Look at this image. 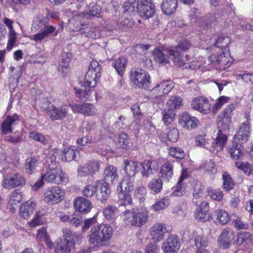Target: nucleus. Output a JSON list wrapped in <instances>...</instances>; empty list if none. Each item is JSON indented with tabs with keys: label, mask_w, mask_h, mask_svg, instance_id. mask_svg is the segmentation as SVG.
Returning a JSON list of instances; mask_svg holds the SVG:
<instances>
[{
	"label": "nucleus",
	"mask_w": 253,
	"mask_h": 253,
	"mask_svg": "<svg viewBox=\"0 0 253 253\" xmlns=\"http://www.w3.org/2000/svg\"><path fill=\"white\" fill-rule=\"evenodd\" d=\"M169 154L172 157L179 159H183L185 156L183 150L177 147H170L169 149Z\"/></svg>",
	"instance_id": "61"
},
{
	"label": "nucleus",
	"mask_w": 253,
	"mask_h": 253,
	"mask_svg": "<svg viewBox=\"0 0 253 253\" xmlns=\"http://www.w3.org/2000/svg\"><path fill=\"white\" fill-rule=\"evenodd\" d=\"M177 48V47H171L163 49L155 48L153 51L155 61L159 64H168L169 63L170 56L175 65L178 67L184 66L187 60L183 58Z\"/></svg>",
	"instance_id": "3"
},
{
	"label": "nucleus",
	"mask_w": 253,
	"mask_h": 253,
	"mask_svg": "<svg viewBox=\"0 0 253 253\" xmlns=\"http://www.w3.org/2000/svg\"><path fill=\"white\" fill-rule=\"evenodd\" d=\"M71 107L74 113H82L84 116L94 115L97 111L96 108L91 103L74 104L71 105Z\"/></svg>",
	"instance_id": "15"
},
{
	"label": "nucleus",
	"mask_w": 253,
	"mask_h": 253,
	"mask_svg": "<svg viewBox=\"0 0 253 253\" xmlns=\"http://www.w3.org/2000/svg\"><path fill=\"white\" fill-rule=\"evenodd\" d=\"M222 178L223 188L227 191L232 189L234 186V183L231 176L227 172H225L222 175Z\"/></svg>",
	"instance_id": "50"
},
{
	"label": "nucleus",
	"mask_w": 253,
	"mask_h": 253,
	"mask_svg": "<svg viewBox=\"0 0 253 253\" xmlns=\"http://www.w3.org/2000/svg\"><path fill=\"white\" fill-rule=\"evenodd\" d=\"M140 166L141 174L142 177L147 178L153 174V170L157 171L159 165L158 163L155 160H145L143 161Z\"/></svg>",
	"instance_id": "18"
},
{
	"label": "nucleus",
	"mask_w": 253,
	"mask_h": 253,
	"mask_svg": "<svg viewBox=\"0 0 253 253\" xmlns=\"http://www.w3.org/2000/svg\"><path fill=\"white\" fill-rule=\"evenodd\" d=\"M138 168V163L137 162L129 160H124V170L126 173L125 176L134 177Z\"/></svg>",
	"instance_id": "31"
},
{
	"label": "nucleus",
	"mask_w": 253,
	"mask_h": 253,
	"mask_svg": "<svg viewBox=\"0 0 253 253\" xmlns=\"http://www.w3.org/2000/svg\"><path fill=\"white\" fill-rule=\"evenodd\" d=\"M169 227L164 223H157L150 229V235L155 243L162 241L169 232Z\"/></svg>",
	"instance_id": "11"
},
{
	"label": "nucleus",
	"mask_w": 253,
	"mask_h": 253,
	"mask_svg": "<svg viewBox=\"0 0 253 253\" xmlns=\"http://www.w3.org/2000/svg\"><path fill=\"white\" fill-rule=\"evenodd\" d=\"M41 177L48 183L56 184L61 183L66 184L68 181L66 174L58 167L48 169L44 173L42 174Z\"/></svg>",
	"instance_id": "8"
},
{
	"label": "nucleus",
	"mask_w": 253,
	"mask_h": 253,
	"mask_svg": "<svg viewBox=\"0 0 253 253\" xmlns=\"http://www.w3.org/2000/svg\"><path fill=\"white\" fill-rule=\"evenodd\" d=\"M235 166L238 169L243 170L248 176L250 175L253 171V166L249 163L236 162Z\"/></svg>",
	"instance_id": "48"
},
{
	"label": "nucleus",
	"mask_w": 253,
	"mask_h": 253,
	"mask_svg": "<svg viewBox=\"0 0 253 253\" xmlns=\"http://www.w3.org/2000/svg\"><path fill=\"white\" fill-rule=\"evenodd\" d=\"M117 22L119 28L125 30L131 28L133 25V22L131 19L123 17H119Z\"/></svg>",
	"instance_id": "51"
},
{
	"label": "nucleus",
	"mask_w": 253,
	"mask_h": 253,
	"mask_svg": "<svg viewBox=\"0 0 253 253\" xmlns=\"http://www.w3.org/2000/svg\"><path fill=\"white\" fill-rule=\"evenodd\" d=\"M162 114L163 120L166 126L169 125L173 121L175 114L170 109L163 110Z\"/></svg>",
	"instance_id": "52"
},
{
	"label": "nucleus",
	"mask_w": 253,
	"mask_h": 253,
	"mask_svg": "<svg viewBox=\"0 0 253 253\" xmlns=\"http://www.w3.org/2000/svg\"><path fill=\"white\" fill-rule=\"evenodd\" d=\"M30 137L36 141L46 144L48 142V137H45L37 131H32L30 133Z\"/></svg>",
	"instance_id": "54"
},
{
	"label": "nucleus",
	"mask_w": 253,
	"mask_h": 253,
	"mask_svg": "<svg viewBox=\"0 0 253 253\" xmlns=\"http://www.w3.org/2000/svg\"><path fill=\"white\" fill-rule=\"evenodd\" d=\"M186 177V174L183 172L179 178L176 187L174 188V190L171 194L172 195L176 197H180L184 194L185 187V186L181 183V182Z\"/></svg>",
	"instance_id": "39"
},
{
	"label": "nucleus",
	"mask_w": 253,
	"mask_h": 253,
	"mask_svg": "<svg viewBox=\"0 0 253 253\" xmlns=\"http://www.w3.org/2000/svg\"><path fill=\"white\" fill-rule=\"evenodd\" d=\"M97 186L96 182L94 185L89 184L86 185L83 191L84 196L87 197H92L96 192Z\"/></svg>",
	"instance_id": "62"
},
{
	"label": "nucleus",
	"mask_w": 253,
	"mask_h": 253,
	"mask_svg": "<svg viewBox=\"0 0 253 253\" xmlns=\"http://www.w3.org/2000/svg\"><path fill=\"white\" fill-rule=\"evenodd\" d=\"M103 176L104 182L113 184L118 180L119 176L117 168L113 166L107 167L104 170Z\"/></svg>",
	"instance_id": "28"
},
{
	"label": "nucleus",
	"mask_w": 253,
	"mask_h": 253,
	"mask_svg": "<svg viewBox=\"0 0 253 253\" xmlns=\"http://www.w3.org/2000/svg\"><path fill=\"white\" fill-rule=\"evenodd\" d=\"M159 176L164 181L169 182L173 175V166L172 163L167 162L162 166L159 173Z\"/></svg>",
	"instance_id": "27"
},
{
	"label": "nucleus",
	"mask_w": 253,
	"mask_h": 253,
	"mask_svg": "<svg viewBox=\"0 0 253 253\" xmlns=\"http://www.w3.org/2000/svg\"><path fill=\"white\" fill-rule=\"evenodd\" d=\"M179 124L185 129H192L197 127L199 120L186 112L183 113L179 117Z\"/></svg>",
	"instance_id": "17"
},
{
	"label": "nucleus",
	"mask_w": 253,
	"mask_h": 253,
	"mask_svg": "<svg viewBox=\"0 0 253 253\" xmlns=\"http://www.w3.org/2000/svg\"><path fill=\"white\" fill-rule=\"evenodd\" d=\"M232 59L228 52H223L221 53L217 57L216 62L221 65H226L228 63L231 62Z\"/></svg>",
	"instance_id": "60"
},
{
	"label": "nucleus",
	"mask_w": 253,
	"mask_h": 253,
	"mask_svg": "<svg viewBox=\"0 0 253 253\" xmlns=\"http://www.w3.org/2000/svg\"><path fill=\"white\" fill-rule=\"evenodd\" d=\"M234 227L238 230L247 229L249 225L245 222L242 221L239 217H237L233 221Z\"/></svg>",
	"instance_id": "64"
},
{
	"label": "nucleus",
	"mask_w": 253,
	"mask_h": 253,
	"mask_svg": "<svg viewBox=\"0 0 253 253\" xmlns=\"http://www.w3.org/2000/svg\"><path fill=\"white\" fill-rule=\"evenodd\" d=\"M25 183V179L19 174H15L5 179L3 184L6 189H11L18 187Z\"/></svg>",
	"instance_id": "23"
},
{
	"label": "nucleus",
	"mask_w": 253,
	"mask_h": 253,
	"mask_svg": "<svg viewBox=\"0 0 253 253\" xmlns=\"http://www.w3.org/2000/svg\"><path fill=\"white\" fill-rule=\"evenodd\" d=\"M162 187V179L160 178H153L148 184V188L156 193H160Z\"/></svg>",
	"instance_id": "43"
},
{
	"label": "nucleus",
	"mask_w": 253,
	"mask_h": 253,
	"mask_svg": "<svg viewBox=\"0 0 253 253\" xmlns=\"http://www.w3.org/2000/svg\"><path fill=\"white\" fill-rule=\"evenodd\" d=\"M104 218L109 222L113 223L116 219L119 214L118 208L113 205H109L102 211Z\"/></svg>",
	"instance_id": "32"
},
{
	"label": "nucleus",
	"mask_w": 253,
	"mask_h": 253,
	"mask_svg": "<svg viewBox=\"0 0 253 253\" xmlns=\"http://www.w3.org/2000/svg\"><path fill=\"white\" fill-rule=\"evenodd\" d=\"M70 62V59L66 54L62 55L61 59L59 62L58 69L60 72L62 73L63 76H66L69 71Z\"/></svg>",
	"instance_id": "38"
},
{
	"label": "nucleus",
	"mask_w": 253,
	"mask_h": 253,
	"mask_svg": "<svg viewBox=\"0 0 253 253\" xmlns=\"http://www.w3.org/2000/svg\"><path fill=\"white\" fill-rule=\"evenodd\" d=\"M54 248L56 253H70L74 249V243L71 241L58 239L54 243Z\"/></svg>",
	"instance_id": "21"
},
{
	"label": "nucleus",
	"mask_w": 253,
	"mask_h": 253,
	"mask_svg": "<svg viewBox=\"0 0 253 253\" xmlns=\"http://www.w3.org/2000/svg\"><path fill=\"white\" fill-rule=\"evenodd\" d=\"M195 245L196 248L207 247L208 245V240L201 235H196L195 237Z\"/></svg>",
	"instance_id": "63"
},
{
	"label": "nucleus",
	"mask_w": 253,
	"mask_h": 253,
	"mask_svg": "<svg viewBox=\"0 0 253 253\" xmlns=\"http://www.w3.org/2000/svg\"><path fill=\"white\" fill-rule=\"evenodd\" d=\"M85 165L90 173V175H93L99 171L101 165L100 163L96 160L90 161L88 163H86Z\"/></svg>",
	"instance_id": "55"
},
{
	"label": "nucleus",
	"mask_w": 253,
	"mask_h": 253,
	"mask_svg": "<svg viewBox=\"0 0 253 253\" xmlns=\"http://www.w3.org/2000/svg\"><path fill=\"white\" fill-rule=\"evenodd\" d=\"M170 204V200L168 197H165L157 200L151 207V209L154 211H159L166 209Z\"/></svg>",
	"instance_id": "36"
},
{
	"label": "nucleus",
	"mask_w": 253,
	"mask_h": 253,
	"mask_svg": "<svg viewBox=\"0 0 253 253\" xmlns=\"http://www.w3.org/2000/svg\"><path fill=\"white\" fill-rule=\"evenodd\" d=\"M22 200V196L18 192L15 191L10 195L9 199V206L17 205Z\"/></svg>",
	"instance_id": "59"
},
{
	"label": "nucleus",
	"mask_w": 253,
	"mask_h": 253,
	"mask_svg": "<svg viewBox=\"0 0 253 253\" xmlns=\"http://www.w3.org/2000/svg\"><path fill=\"white\" fill-rule=\"evenodd\" d=\"M36 203L28 201L22 205L19 208V216L24 219H27L33 213L36 207Z\"/></svg>",
	"instance_id": "26"
},
{
	"label": "nucleus",
	"mask_w": 253,
	"mask_h": 253,
	"mask_svg": "<svg viewBox=\"0 0 253 253\" xmlns=\"http://www.w3.org/2000/svg\"><path fill=\"white\" fill-rule=\"evenodd\" d=\"M217 134L214 142L212 143L211 148H210V151L213 153H217L221 151L227 140L226 134L223 133L221 130H218Z\"/></svg>",
	"instance_id": "20"
},
{
	"label": "nucleus",
	"mask_w": 253,
	"mask_h": 253,
	"mask_svg": "<svg viewBox=\"0 0 253 253\" xmlns=\"http://www.w3.org/2000/svg\"><path fill=\"white\" fill-rule=\"evenodd\" d=\"M244 116L247 120L246 122L242 124L239 131L234 137V141L240 144L246 142L250 135L251 125L249 114L245 113Z\"/></svg>",
	"instance_id": "12"
},
{
	"label": "nucleus",
	"mask_w": 253,
	"mask_h": 253,
	"mask_svg": "<svg viewBox=\"0 0 253 253\" xmlns=\"http://www.w3.org/2000/svg\"><path fill=\"white\" fill-rule=\"evenodd\" d=\"M118 194L119 205L121 206H126L130 205L132 202V199L130 195L128 193H126L123 191H119Z\"/></svg>",
	"instance_id": "42"
},
{
	"label": "nucleus",
	"mask_w": 253,
	"mask_h": 253,
	"mask_svg": "<svg viewBox=\"0 0 253 253\" xmlns=\"http://www.w3.org/2000/svg\"><path fill=\"white\" fill-rule=\"evenodd\" d=\"M47 113L51 121H62L68 116L69 109L65 106L57 107L51 105L48 108Z\"/></svg>",
	"instance_id": "13"
},
{
	"label": "nucleus",
	"mask_w": 253,
	"mask_h": 253,
	"mask_svg": "<svg viewBox=\"0 0 253 253\" xmlns=\"http://www.w3.org/2000/svg\"><path fill=\"white\" fill-rule=\"evenodd\" d=\"M251 234L247 232H240L239 233L237 239V243L242 244L244 243H248L251 241Z\"/></svg>",
	"instance_id": "57"
},
{
	"label": "nucleus",
	"mask_w": 253,
	"mask_h": 253,
	"mask_svg": "<svg viewBox=\"0 0 253 253\" xmlns=\"http://www.w3.org/2000/svg\"><path fill=\"white\" fill-rule=\"evenodd\" d=\"M118 140L117 141L116 145L118 147L124 149H128L129 146V140L127 135L124 132L120 133L118 135Z\"/></svg>",
	"instance_id": "41"
},
{
	"label": "nucleus",
	"mask_w": 253,
	"mask_h": 253,
	"mask_svg": "<svg viewBox=\"0 0 253 253\" xmlns=\"http://www.w3.org/2000/svg\"><path fill=\"white\" fill-rule=\"evenodd\" d=\"M127 65V60L124 57H120L117 59L112 63V66L115 68L119 75L122 76L125 72Z\"/></svg>",
	"instance_id": "35"
},
{
	"label": "nucleus",
	"mask_w": 253,
	"mask_h": 253,
	"mask_svg": "<svg viewBox=\"0 0 253 253\" xmlns=\"http://www.w3.org/2000/svg\"><path fill=\"white\" fill-rule=\"evenodd\" d=\"M209 204L207 202L201 203L200 206L195 211V218L200 222H205L209 219Z\"/></svg>",
	"instance_id": "24"
},
{
	"label": "nucleus",
	"mask_w": 253,
	"mask_h": 253,
	"mask_svg": "<svg viewBox=\"0 0 253 253\" xmlns=\"http://www.w3.org/2000/svg\"><path fill=\"white\" fill-rule=\"evenodd\" d=\"M234 239V232L229 228L224 229L219 238L218 243L219 246L223 249H227L230 247L231 241Z\"/></svg>",
	"instance_id": "19"
},
{
	"label": "nucleus",
	"mask_w": 253,
	"mask_h": 253,
	"mask_svg": "<svg viewBox=\"0 0 253 253\" xmlns=\"http://www.w3.org/2000/svg\"><path fill=\"white\" fill-rule=\"evenodd\" d=\"M122 214L123 216L125 215L124 220L126 224L137 227H140L145 224L149 217L148 211L146 210L131 212L130 210H127Z\"/></svg>",
	"instance_id": "6"
},
{
	"label": "nucleus",
	"mask_w": 253,
	"mask_h": 253,
	"mask_svg": "<svg viewBox=\"0 0 253 253\" xmlns=\"http://www.w3.org/2000/svg\"><path fill=\"white\" fill-rule=\"evenodd\" d=\"M17 33L15 30L8 32V40L6 49L10 51L17 41Z\"/></svg>",
	"instance_id": "58"
},
{
	"label": "nucleus",
	"mask_w": 253,
	"mask_h": 253,
	"mask_svg": "<svg viewBox=\"0 0 253 253\" xmlns=\"http://www.w3.org/2000/svg\"><path fill=\"white\" fill-rule=\"evenodd\" d=\"M101 68L99 63L95 60H92L88 67V70L84 77V86L82 88H75V94L80 99L86 101L92 99V94H96L93 90L90 87H94L101 77Z\"/></svg>",
	"instance_id": "1"
},
{
	"label": "nucleus",
	"mask_w": 253,
	"mask_h": 253,
	"mask_svg": "<svg viewBox=\"0 0 253 253\" xmlns=\"http://www.w3.org/2000/svg\"><path fill=\"white\" fill-rule=\"evenodd\" d=\"M96 186L97 188L100 187L99 192L97 194L98 199L101 201H106L111 193L108 183L99 180L96 181Z\"/></svg>",
	"instance_id": "29"
},
{
	"label": "nucleus",
	"mask_w": 253,
	"mask_h": 253,
	"mask_svg": "<svg viewBox=\"0 0 253 253\" xmlns=\"http://www.w3.org/2000/svg\"><path fill=\"white\" fill-rule=\"evenodd\" d=\"M231 118L220 114L217 117L218 127L219 130L225 131L229 128Z\"/></svg>",
	"instance_id": "37"
},
{
	"label": "nucleus",
	"mask_w": 253,
	"mask_h": 253,
	"mask_svg": "<svg viewBox=\"0 0 253 253\" xmlns=\"http://www.w3.org/2000/svg\"><path fill=\"white\" fill-rule=\"evenodd\" d=\"M178 4L177 0H163L161 9L166 15H170L175 12Z\"/></svg>",
	"instance_id": "33"
},
{
	"label": "nucleus",
	"mask_w": 253,
	"mask_h": 253,
	"mask_svg": "<svg viewBox=\"0 0 253 253\" xmlns=\"http://www.w3.org/2000/svg\"><path fill=\"white\" fill-rule=\"evenodd\" d=\"M204 189V186L201 183H198L195 185L193 192V200L195 203H197L198 200L202 197Z\"/></svg>",
	"instance_id": "45"
},
{
	"label": "nucleus",
	"mask_w": 253,
	"mask_h": 253,
	"mask_svg": "<svg viewBox=\"0 0 253 253\" xmlns=\"http://www.w3.org/2000/svg\"><path fill=\"white\" fill-rule=\"evenodd\" d=\"M102 12V8L99 5L92 6L88 12H84L79 11H73L72 13V19L75 21H79L77 26H75L74 31H79L82 29H85L83 27L84 26L81 20L83 19H89L91 16L99 17Z\"/></svg>",
	"instance_id": "7"
},
{
	"label": "nucleus",
	"mask_w": 253,
	"mask_h": 253,
	"mask_svg": "<svg viewBox=\"0 0 253 253\" xmlns=\"http://www.w3.org/2000/svg\"><path fill=\"white\" fill-rule=\"evenodd\" d=\"M112 235V227L107 224L94 225L88 236L89 243L95 247L107 245Z\"/></svg>",
	"instance_id": "4"
},
{
	"label": "nucleus",
	"mask_w": 253,
	"mask_h": 253,
	"mask_svg": "<svg viewBox=\"0 0 253 253\" xmlns=\"http://www.w3.org/2000/svg\"><path fill=\"white\" fill-rule=\"evenodd\" d=\"M75 157V152L72 147L64 148L62 155V160L66 162L72 161Z\"/></svg>",
	"instance_id": "49"
},
{
	"label": "nucleus",
	"mask_w": 253,
	"mask_h": 253,
	"mask_svg": "<svg viewBox=\"0 0 253 253\" xmlns=\"http://www.w3.org/2000/svg\"><path fill=\"white\" fill-rule=\"evenodd\" d=\"M31 29L35 32L41 31L31 38V40L37 42H42L49 35L57 36L58 33L55 26L49 25L48 18L41 14H38L34 18Z\"/></svg>",
	"instance_id": "2"
},
{
	"label": "nucleus",
	"mask_w": 253,
	"mask_h": 253,
	"mask_svg": "<svg viewBox=\"0 0 253 253\" xmlns=\"http://www.w3.org/2000/svg\"><path fill=\"white\" fill-rule=\"evenodd\" d=\"M161 91H159L157 95L163 96L169 93L174 86L173 83L169 80H167L158 84Z\"/></svg>",
	"instance_id": "40"
},
{
	"label": "nucleus",
	"mask_w": 253,
	"mask_h": 253,
	"mask_svg": "<svg viewBox=\"0 0 253 253\" xmlns=\"http://www.w3.org/2000/svg\"><path fill=\"white\" fill-rule=\"evenodd\" d=\"M134 177L124 176L122 181L117 186V191L129 193L133 189Z\"/></svg>",
	"instance_id": "30"
},
{
	"label": "nucleus",
	"mask_w": 253,
	"mask_h": 253,
	"mask_svg": "<svg viewBox=\"0 0 253 253\" xmlns=\"http://www.w3.org/2000/svg\"><path fill=\"white\" fill-rule=\"evenodd\" d=\"M230 43V38L224 35H221L216 40L214 45L219 48H223L227 47Z\"/></svg>",
	"instance_id": "53"
},
{
	"label": "nucleus",
	"mask_w": 253,
	"mask_h": 253,
	"mask_svg": "<svg viewBox=\"0 0 253 253\" xmlns=\"http://www.w3.org/2000/svg\"><path fill=\"white\" fill-rule=\"evenodd\" d=\"M20 120L19 116L14 114L11 116H8L1 125V131L3 134L12 132V126L17 124Z\"/></svg>",
	"instance_id": "25"
},
{
	"label": "nucleus",
	"mask_w": 253,
	"mask_h": 253,
	"mask_svg": "<svg viewBox=\"0 0 253 253\" xmlns=\"http://www.w3.org/2000/svg\"><path fill=\"white\" fill-rule=\"evenodd\" d=\"M130 78L134 84L140 88H146L150 84V77L144 70L139 68L131 69Z\"/></svg>",
	"instance_id": "9"
},
{
	"label": "nucleus",
	"mask_w": 253,
	"mask_h": 253,
	"mask_svg": "<svg viewBox=\"0 0 253 253\" xmlns=\"http://www.w3.org/2000/svg\"><path fill=\"white\" fill-rule=\"evenodd\" d=\"M63 191L59 187L51 186L45 190L43 200L48 204H57L63 200Z\"/></svg>",
	"instance_id": "10"
},
{
	"label": "nucleus",
	"mask_w": 253,
	"mask_h": 253,
	"mask_svg": "<svg viewBox=\"0 0 253 253\" xmlns=\"http://www.w3.org/2000/svg\"><path fill=\"white\" fill-rule=\"evenodd\" d=\"M216 214V220L221 224H225L230 220V217L228 213L224 210H218L215 211Z\"/></svg>",
	"instance_id": "44"
},
{
	"label": "nucleus",
	"mask_w": 253,
	"mask_h": 253,
	"mask_svg": "<svg viewBox=\"0 0 253 253\" xmlns=\"http://www.w3.org/2000/svg\"><path fill=\"white\" fill-rule=\"evenodd\" d=\"M227 149L230 157L235 160L239 159L243 156V148L241 144L234 142L231 146L228 147Z\"/></svg>",
	"instance_id": "34"
},
{
	"label": "nucleus",
	"mask_w": 253,
	"mask_h": 253,
	"mask_svg": "<svg viewBox=\"0 0 253 253\" xmlns=\"http://www.w3.org/2000/svg\"><path fill=\"white\" fill-rule=\"evenodd\" d=\"M39 165L38 160L34 157L28 158L26 160V169L27 172L32 173L34 171Z\"/></svg>",
	"instance_id": "47"
},
{
	"label": "nucleus",
	"mask_w": 253,
	"mask_h": 253,
	"mask_svg": "<svg viewBox=\"0 0 253 253\" xmlns=\"http://www.w3.org/2000/svg\"><path fill=\"white\" fill-rule=\"evenodd\" d=\"M180 247L179 238L176 235H172L163 242L162 249L164 253H177Z\"/></svg>",
	"instance_id": "14"
},
{
	"label": "nucleus",
	"mask_w": 253,
	"mask_h": 253,
	"mask_svg": "<svg viewBox=\"0 0 253 253\" xmlns=\"http://www.w3.org/2000/svg\"><path fill=\"white\" fill-rule=\"evenodd\" d=\"M126 0L124 4V11L126 12H132L135 8L138 9V13L141 17L148 19L153 16L155 13V6L152 0Z\"/></svg>",
	"instance_id": "5"
},
{
	"label": "nucleus",
	"mask_w": 253,
	"mask_h": 253,
	"mask_svg": "<svg viewBox=\"0 0 253 253\" xmlns=\"http://www.w3.org/2000/svg\"><path fill=\"white\" fill-rule=\"evenodd\" d=\"M167 104L169 109H178L182 105V99L177 96H172L168 100Z\"/></svg>",
	"instance_id": "46"
},
{
	"label": "nucleus",
	"mask_w": 253,
	"mask_h": 253,
	"mask_svg": "<svg viewBox=\"0 0 253 253\" xmlns=\"http://www.w3.org/2000/svg\"><path fill=\"white\" fill-rule=\"evenodd\" d=\"M74 206L76 211L83 213L89 212L92 208L90 202L82 197H78L75 199Z\"/></svg>",
	"instance_id": "22"
},
{
	"label": "nucleus",
	"mask_w": 253,
	"mask_h": 253,
	"mask_svg": "<svg viewBox=\"0 0 253 253\" xmlns=\"http://www.w3.org/2000/svg\"><path fill=\"white\" fill-rule=\"evenodd\" d=\"M230 101V98L225 96H222L219 97L216 103L213 105L212 107V111L213 113L217 111V110L220 109V108L225 104L228 103Z\"/></svg>",
	"instance_id": "56"
},
{
	"label": "nucleus",
	"mask_w": 253,
	"mask_h": 253,
	"mask_svg": "<svg viewBox=\"0 0 253 253\" xmlns=\"http://www.w3.org/2000/svg\"><path fill=\"white\" fill-rule=\"evenodd\" d=\"M192 108L202 113L207 114L210 112L211 105L206 98L199 97L194 99L191 103Z\"/></svg>",
	"instance_id": "16"
}]
</instances>
